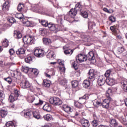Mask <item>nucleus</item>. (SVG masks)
<instances>
[{"instance_id":"nucleus-31","label":"nucleus","mask_w":127,"mask_h":127,"mask_svg":"<svg viewBox=\"0 0 127 127\" xmlns=\"http://www.w3.org/2000/svg\"><path fill=\"white\" fill-rule=\"evenodd\" d=\"M88 26L89 29H92L94 26H96V24L94 22H91L90 19H88Z\"/></svg>"},{"instance_id":"nucleus-29","label":"nucleus","mask_w":127,"mask_h":127,"mask_svg":"<svg viewBox=\"0 0 127 127\" xmlns=\"http://www.w3.org/2000/svg\"><path fill=\"white\" fill-rule=\"evenodd\" d=\"M7 115V111L4 110V109H2L0 111V116L1 118H5Z\"/></svg>"},{"instance_id":"nucleus-61","label":"nucleus","mask_w":127,"mask_h":127,"mask_svg":"<svg viewBox=\"0 0 127 127\" xmlns=\"http://www.w3.org/2000/svg\"><path fill=\"white\" fill-rule=\"evenodd\" d=\"M43 104V101L41 100H39V102L38 103H35V106H39V105H42Z\"/></svg>"},{"instance_id":"nucleus-24","label":"nucleus","mask_w":127,"mask_h":127,"mask_svg":"<svg viewBox=\"0 0 127 127\" xmlns=\"http://www.w3.org/2000/svg\"><path fill=\"white\" fill-rule=\"evenodd\" d=\"M90 82H92V81L90 80V79H86L84 80L83 83V87H84V88H88L91 84L90 83Z\"/></svg>"},{"instance_id":"nucleus-25","label":"nucleus","mask_w":127,"mask_h":127,"mask_svg":"<svg viewBox=\"0 0 127 127\" xmlns=\"http://www.w3.org/2000/svg\"><path fill=\"white\" fill-rule=\"evenodd\" d=\"M22 22L25 26L29 27L32 25V23L30 21L26 20L25 19H23Z\"/></svg>"},{"instance_id":"nucleus-53","label":"nucleus","mask_w":127,"mask_h":127,"mask_svg":"<svg viewBox=\"0 0 127 127\" xmlns=\"http://www.w3.org/2000/svg\"><path fill=\"white\" fill-rule=\"evenodd\" d=\"M93 105L95 108H96V109H98L99 107H100L101 106H102V103L99 101H96L95 102V103H93Z\"/></svg>"},{"instance_id":"nucleus-33","label":"nucleus","mask_w":127,"mask_h":127,"mask_svg":"<svg viewBox=\"0 0 127 127\" xmlns=\"http://www.w3.org/2000/svg\"><path fill=\"white\" fill-rule=\"evenodd\" d=\"M54 75H55V71L54 70L50 71V72H49V74L47 73H45L46 77H48L49 79L51 78V76H54Z\"/></svg>"},{"instance_id":"nucleus-1","label":"nucleus","mask_w":127,"mask_h":127,"mask_svg":"<svg viewBox=\"0 0 127 127\" xmlns=\"http://www.w3.org/2000/svg\"><path fill=\"white\" fill-rule=\"evenodd\" d=\"M62 18V15L59 16L57 18L58 24L55 25V24L52 22L49 23V25H48L49 29L51 31H55L56 33L58 32V31H60V30H62V29L64 28V26H63V20Z\"/></svg>"},{"instance_id":"nucleus-20","label":"nucleus","mask_w":127,"mask_h":127,"mask_svg":"<svg viewBox=\"0 0 127 127\" xmlns=\"http://www.w3.org/2000/svg\"><path fill=\"white\" fill-rule=\"evenodd\" d=\"M81 123L83 127H89L90 124H89V121L85 119L81 120Z\"/></svg>"},{"instance_id":"nucleus-7","label":"nucleus","mask_w":127,"mask_h":127,"mask_svg":"<svg viewBox=\"0 0 127 127\" xmlns=\"http://www.w3.org/2000/svg\"><path fill=\"white\" fill-rule=\"evenodd\" d=\"M20 94V92L17 89H15L14 90V93H11L10 95L9 96V101L10 102H14V101H16L17 99H18V97H19V95Z\"/></svg>"},{"instance_id":"nucleus-51","label":"nucleus","mask_w":127,"mask_h":127,"mask_svg":"<svg viewBox=\"0 0 127 127\" xmlns=\"http://www.w3.org/2000/svg\"><path fill=\"white\" fill-rule=\"evenodd\" d=\"M14 34H16V35L17 36V38H18V39H19L22 37V34H21V33H20V32H18L17 31H14Z\"/></svg>"},{"instance_id":"nucleus-26","label":"nucleus","mask_w":127,"mask_h":127,"mask_svg":"<svg viewBox=\"0 0 127 127\" xmlns=\"http://www.w3.org/2000/svg\"><path fill=\"white\" fill-rule=\"evenodd\" d=\"M31 74H34L35 76H38L39 74V70L36 68H30Z\"/></svg>"},{"instance_id":"nucleus-14","label":"nucleus","mask_w":127,"mask_h":127,"mask_svg":"<svg viewBox=\"0 0 127 127\" xmlns=\"http://www.w3.org/2000/svg\"><path fill=\"white\" fill-rule=\"evenodd\" d=\"M63 48L64 50V54H66V55L68 54H70L71 55V54H73V50H71V49L70 48V47H69V46L68 45H66L65 46H64Z\"/></svg>"},{"instance_id":"nucleus-39","label":"nucleus","mask_w":127,"mask_h":127,"mask_svg":"<svg viewBox=\"0 0 127 127\" xmlns=\"http://www.w3.org/2000/svg\"><path fill=\"white\" fill-rule=\"evenodd\" d=\"M59 82L62 86H65L67 83V80L65 79L59 78Z\"/></svg>"},{"instance_id":"nucleus-55","label":"nucleus","mask_w":127,"mask_h":127,"mask_svg":"<svg viewBox=\"0 0 127 127\" xmlns=\"http://www.w3.org/2000/svg\"><path fill=\"white\" fill-rule=\"evenodd\" d=\"M103 10L104 11H105V12H107V13H113V12H114V11L112 9H111L110 11L107 8H104Z\"/></svg>"},{"instance_id":"nucleus-27","label":"nucleus","mask_w":127,"mask_h":127,"mask_svg":"<svg viewBox=\"0 0 127 127\" xmlns=\"http://www.w3.org/2000/svg\"><path fill=\"white\" fill-rule=\"evenodd\" d=\"M44 111L46 112H51V106L49 104H46L43 107Z\"/></svg>"},{"instance_id":"nucleus-19","label":"nucleus","mask_w":127,"mask_h":127,"mask_svg":"<svg viewBox=\"0 0 127 127\" xmlns=\"http://www.w3.org/2000/svg\"><path fill=\"white\" fill-rule=\"evenodd\" d=\"M87 60L89 61H91V60H95V56L94 55V52H90L86 56Z\"/></svg>"},{"instance_id":"nucleus-47","label":"nucleus","mask_w":127,"mask_h":127,"mask_svg":"<svg viewBox=\"0 0 127 127\" xmlns=\"http://www.w3.org/2000/svg\"><path fill=\"white\" fill-rule=\"evenodd\" d=\"M111 73H112V70L111 69H108L105 73L104 75L106 78H109L111 76Z\"/></svg>"},{"instance_id":"nucleus-41","label":"nucleus","mask_w":127,"mask_h":127,"mask_svg":"<svg viewBox=\"0 0 127 127\" xmlns=\"http://www.w3.org/2000/svg\"><path fill=\"white\" fill-rule=\"evenodd\" d=\"M5 95H4V93L2 90H0V102L2 103V101L4 100V98Z\"/></svg>"},{"instance_id":"nucleus-6","label":"nucleus","mask_w":127,"mask_h":127,"mask_svg":"<svg viewBox=\"0 0 127 127\" xmlns=\"http://www.w3.org/2000/svg\"><path fill=\"white\" fill-rule=\"evenodd\" d=\"M83 5H81V3L78 2L75 5L74 8L71 9L69 11V14H71L72 17H74L77 14L78 10H81Z\"/></svg>"},{"instance_id":"nucleus-13","label":"nucleus","mask_w":127,"mask_h":127,"mask_svg":"<svg viewBox=\"0 0 127 127\" xmlns=\"http://www.w3.org/2000/svg\"><path fill=\"white\" fill-rule=\"evenodd\" d=\"M106 78H105L104 76H99L97 80L98 84L99 85V86H103V85H105V83H106Z\"/></svg>"},{"instance_id":"nucleus-50","label":"nucleus","mask_w":127,"mask_h":127,"mask_svg":"<svg viewBox=\"0 0 127 127\" xmlns=\"http://www.w3.org/2000/svg\"><path fill=\"white\" fill-rule=\"evenodd\" d=\"M6 127H15L14 124L12 122H8L5 124Z\"/></svg>"},{"instance_id":"nucleus-36","label":"nucleus","mask_w":127,"mask_h":127,"mask_svg":"<svg viewBox=\"0 0 127 127\" xmlns=\"http://www.w3.org/2000/svg\"><path fill=\"white\" fill-rule=\"evenodd\" d=\"M17 9L20 12H21L23 9H24V5L22 3H19L17 7Z\"/></svg>"},{"instance_id":"nucleus-57","label":"nucleus","mask_w":127,"mask_h":127,"mask_svg":"<svg viewBox=\"0 0 127 127\" xmlns=\"http://www.w3.org/2000/svg\"><path fill=\"white\" fill-rule=\"evenodd\" d=\"M58 62L59 63V64L60 65H62V67H63V69H64V71H65V70L66 68H65V66L64 65V64H63V63H62V60H59L58 61Z\"/></svg>"},{"instance_id":"nucleus-43","label":"nucleus","mask_w":127,"mask_h":127,"mask_svg":"<svg viewBox=\"0 0 127 127\" xmlns=\"http://www.w3.org/2000/svg\"><path fill=\"white\" fill-rule=\"evenodd\" d=\"M110 124L112 127H118V123H117V121L115 119H112L110 122Z\"/></svg>"},{"instance_id":"nucleus-21","label":"nucleus","mask_w":127,"mask_h":127,"mask_svg":"<svg viewBox=\"0 0 127 127\" xmlns=\"http://www.w3.org/2000/svg\"><path fill=\"white\" fill-rule=\"evenodd\" d=\"M121 87L124 92L127 93V81H122L121 82Z\"/></svg>"},{"instance_id":"nucleus-30","label":"nucleus","mask_w":127,"mask_h":127,"mask_svg":"<svg viewBox=\"0 0 127 127\" xmlns=\"http://www.w3.org/2000/svg\"><path fill=\"white\" fill-rule=\"evenodd\" d=\"M71 17L73 18L74 17H72L71 14H70V11H69L68 13L64 16V20H66V21L70 22V21H71Z\"/></svg>"},{"instance_id":"nucleus-42","label":"nucleus","mask_w":127,"mask_h":127,"mask_svg":"<svg viewBox=\"0 0 127 127\" xmlns=\"http://www.w3.org/2000/svg\"><path fill=\"white\" fill-rule=\"evenodd\" d=\"M8 45H9V44H8V40H3L2 42V46H3V47H8Z\"/></svg>"},{"instance_id":"nucleus-23","label":"nucleus","mask_w":127,"mask_h":127,"mask_svg":"<svg viewBox=\"0 0 127 127\" xmlns=\"http://www.w3.org/2000/svg\"><path fill=\"white\" fill-rule=\"evenodd\" d=\"M9 8V1H6L3 4L2 9L3 10H8Z\"/></svg>"},{"instance_id":"nucleus-16","label":"nucleus","mask_w":127,"mask_h":127,"mask_svg":"<svg viewBox=\"0 0 127 127\" xmlns=\"http://www.w3.org/2000/svg\"><path fill=\"white\" fill-rule=\"evenodd\" d=\"M106 82L109 86H113L116 84V80L114 78L107 77Z\"/></svg>"},{"instance_id":"nucleus-64","label":"nucleus","mask_w":127,"mask_h":127,"mask_svg":"<svg viewBox=\"0 0 127 127\" xmlns=\"http://www.w3.org/2000/svg\"><path fill=\"white\" fill-rule=\"evenodd\" d=\"M10 108H11L12 109H13L14 110L16 109V107H15V105L14 104L11 105H10Z\"/></svg>"},{"instance_id":"nucleus-10","label":"nucleus","mask_w":127,"mask_h":127,"mask_svg":"<svg viewBox=\"0 0 127 127\" xmlns=\"http://www.w3.org/2000/svg\"><path fill=\"white\" fill-rule=\"evenodd\" d=\"M23 42L24 44H29L30 45H31L33 43V38H32V36L28 35L25 36L23 38Z\"/></svg>"},{"instance_id":"nucleus-32","label":"nucleus","mask_w":127,"mask_h":127,"mask_svg":"<svg viewBox=\"0 0 127 127\" xmlns=\"http://www.w3.org/2000/svg\"><path fill=\"white\" fill-rule=\"evenodd\" d=\"M43 40L45 45H50L51 44V40L49 38H44L43 39Z\"/></svg>"},{"instance_id":"nucleus-52","label":"nucleus","mask_w":127,"mask_h":127,"mask_svg":"<svg viewBox=\"0 0 127 127\" xmlns=\"http://www.w3.org/2000/svg\"><path fill=\"white\" fill-rule=\"evenodd\" d=\"M125 51L124 47H119L118 48V54H121L123 53Z\"/></svg>"},{"instance_id":"nucleus-11","label":"nucleus","mask_w":127,"mask_h":127,"mask_svg":"<svg viewBox=\"0 0 127 127\" xmlns=\"http://www.w3.org/2000/svg\"><path fill=\"white\" fill-rule=\"evenodd\" d=\"M21 114L22 115L23 114L24 118L26 119H28L29 120L31 118H32V111L30 110H24Z\"/></svg>"},{"instance_id":"nucleus-38","label":"nucleus","mask_w":127,"mask_h":127,"mask_svg":"<svg viewBox=\"0 0 127 127\" xmlns=\"http://www.w3.org/2000/svg\"><path fill=\"white\" fill-rule=\"evenodd\" d=\"M79 14L82 17H84V18H87L89 15V13H87L86 11H82L80 12Z\"/></svg>"},{"instance_id":"nucleus-48","label":"nucleus","mask_w":127,"mask_h":127,"mask_svg":"<svg viewBox=\"0 0 127 127\" xmlns=\"http://www.w3.org/2000/svg\"><path fill=\"white\" fill-rule=\"evenodd\" d=\"M93 127H96L98 126V119L94 118V120L92 122Z\"/></svg>"},{"instance_id":"nucleus-12","label":"nucleus","mask_w":127,"mask_h":127,"mask_svg":"<svg viewBox=\"0 0 127 127\" xmlns=\"http://www.w3.org/2000/svg\"><path fill=\"white\" fill-rule=\"evenodd\" d=\"M34 54L36 57H43L44 51L41 49H35L34 51Z\"/></svg>"},{"instance_id":"nucleus-54","label":"nucleus","mask_w":127,"mask_h":127,"mask_svg":"<svg viewBox=\"0 0 127 127\" xmlns=\"http://www.w3.org/2000/svg\"><path fill=\"white\" fill-rule=\"evenodd\" d=\"M4 80L7 82L8 84H11V82H12V79L10 77H8L7 78H4Z\"/></svg>"},{"instance_id":"nucleus-4","label":"nucleus","mask_w":127,"mask_h":127,"mask_svg":"<svg viewBox=\"0 0 127 127\" xmlns=\"http://www.w3.org/2000/svg\"><path fill=\"white\" fill-rule=\"evenodd\" d=\"M89 99V95L85 94L83 96L79 97L78 102H74V106L77 109H82L83 108V105L86 103V100Z\"/></svg>"},{"instance_id":"nucleus-59","label":"nucleus","mask_w":127,"mask_h":127,"mask_svg":"<svg viewBox=\"0 0 127 127\" xmlns=\"http://www.w3.org/2000/svg\"><path fill=\"white\" fill-rule=\"evenodd\" d=\"M109 19L111 22H115L116 21V18L114 16H111L109 17Z\"/></svg>"},{"instance_id":"nucleus-62","label":"nucleus","mask_w":127,"mask_h":127,"mask_svg":"<svg viewBox=\"0 0 127 127\" xmlns=\"http://www.w3.org/2000/svg\"><path fill=\"white\" fill-rule=\"evenodd\" d=\"M110 29L112 31H115L117 29V27L116 26H113L110 27Z\"/></svg>"},{"instance_id":"nucleus-35","label":"nucleus","mask_w":127,"mask_h":127,"mask_svg":"<svg viewBox=\"0 0 127 127\" xmlns=\"http://www.w3.org/2000/svg\"><path fill=\"white\" fill-rule=\"evenodd\" d=\"M39 32L40 33H41V35H42V36H44L45 35H46V34H47V30L46 29L40 28L39 29Z\"/></svg>"},{"instance_id":"nucleus-34","label":"nucleus","mask_w":127,"mask_h":127,"mask_svg":"<svg viewBox=\"0 0 127 127\" xmlns=\"http://www.w3.org/2000/svg\"><path fill=\"white\" fill-rule=\"evenodd\" d=\"M47 57V58H49V59H52V58H54V57H55V55L54 54V52L52 51H51L48 54Z\"/></svg>"},{"instance_id":"nucleus-18","label":"nucleus","mask_w":127,"mask_h":127,"mask_svg":"<svg viewBox=\"0 0 127 127\" xmlns=\"http://www.w3.org/2000/svg\"><path fill=\"white\" fill-rule=\"evenodd\" d=\"M16 53L19 56H24L25 55V50L22 48H20L16 51Z\"/></svg>"},{"instance_id":"nucleus-63","label":"nucleus","mask_w":127,"mask_h":127,"mask_svg":"<svg viewBox=\"0 0 127 127\" xmlns=\"http://www.w3.org/2000/svg\"><path fill=\"white\" fill-rule=\"evenodd\" d=\"M30 100V103H33V102H35V98L34 97H31Z\"/></svg>"},{"instance_id":"nucleus-56","label":"nucleus","mask_w":127,"mask_h":127,"mask_svg":"<svg viewBox=\"0 0 127 127\" xmlns=\"http://www.w3.org/2000/svg\"><path fill=\"white\" fill-rule=\"evenodd\" d=\"M8 21L9 22H10V23H14L16 20H15V19H14V18L12 17H10V18H9Z\"/></svg>"},{"instance_id":"nucleus-28","label":"nucleus","mask_w":127,"mask_h":127,"mask_svg":"<svg viewBox=\"0 0 127 127\" xmlns=\"http://www.w3.org/2000/svg\"><path fill=\"white\" fill-rule=\"evenodd\" d=\"M32 113L34 118H35V119H37V120H39L41 117L38 111H33L32 112Z\"/></svg>"},{"instance_id":"nucleus-3","label":"nucleus","mask_w":127,"mask_h":127,"mask_svg":"<svg viewBox=\"0 0 127 127\" xmlns=\"http://www.w3.org/2000/svg\"><path fill=\"white\" fill-rule=\"evenodd\" d=\"M106 96L107 98L103 101L102 106L104 109H108L109 107H110V102L112 101V98H111V96H112V89H108L106 91Z\"/></svg>"},{"instance_id":"nucleus-44","label":"nucleus","mask_w":127,"mask_h":127,"mask_svg":"<svg viewBox=\"0 0 127 127\" xmlns=\"http://www.w3.org/2000/svg\"><path fill=\"white\" fill-rule=\"evenodd\" d=\"M71 85L72 88H77L79 86V81L77 80H74L71 82Z\"/></svg>"},{"instance_id":"nucleus-9","label":"nucleus","mask_w":127,"mask_h":127,"mask_svg":"<svg viewBox=\"0 0 127 127\" xmlns=\"http://www.w3.org/2000/svg\"><path fill=\"white\" fill-rule=\"evenodd\" d=\"M20 85L22 89H29L31 92L34 91L33 86H31V84H30L28 81L25 80L24 82H21Z\"/></svg>"},{"instance_id":"nucleus-37","label":"nucleus","mask_w":127,"mask_h":127,"mask_svg":"<svg viewBox=\"0 0 127 127\" xmlns=\"http://www.w3.org/2000/svg\"><path fill=\"white\" fill-rule=\"evenodd\" d=\"M39 22H40L41 24L43 25V26H45V27H47V26H48V25L49 23H48V22L45 20H39Z\"/></svg>"},{"instance_id":"nucleus-15","label":"nucleus","mask_w":127,"mask_h":127,"mask_svg":"<svg viewBox=\"0 0 127 127\" xmlns=\"http://www.w3.org/2000/svg\"><path fill=\"white\" fill-rule=\"evenodd\" d=\"M94 72V69H90L88 72V80H90L91 82L95 81V73Z\"/></svg>"},{"instance_id":"nucleus-58","label":"nucleus","mask_w":127,"mask_h":127,"mask_svg":"<svg viewBox=\"0 0 127 127\" xmlns=\"http://www.w3.org/2000/svg\"><path fill=\"white\" fill-rule=\"evenodd\" d=\"M15 53V52L14 51V50L13 49H10L9 50V53L10 55H13V54H14Z\"/></svg>"},{"instance_id":"nucleus-2","label":"nucleus","mask_w":127,"mask_h":127,"mask_svg":"<svg viewBox=\"0 0 127 127\" xmlns=\"http://www.w3.org/2000/svg\"><path fill=\"white\" fill-rule=\"evenodd\" d=\"M75 59L76 61L73 62V61H71V62H72V67H73L76 70V69H78V66H77V64L78 63V62H79L80 63H82V62H85V61H87V56L80 54L76 56Z\"/></svg>"},{"instance_id":"nucleus-60","label":"nucleus","mask_w":127,"mask_h":127,"mask_svg":"<svg viewBox=\"0 0 127 127\" xmlns=\"http://www.w3.org/2000/svg\"><path fill=\"white\" fill-rule=\"evenodd\" d=\"M73 115L74 117H78L79 115H80V113L78 111H74Z\"/></svg>"},{"instance_id":"nucleus-46","label":"nucleus","mask_w":127,"mask_h":127,"mask_svg":"<svg viewBox=\"0 0 127 127\" xmlns=\"http://www.w3.org/2000/svg\"><path fill=\"white\" fill-rule=\"evenodd\" d=\"M22 71L24 72V73H28V72H29L30 73V68H29L27 66H24L23 67V68H22Z\"/></svg>"},{"instance_id":"nucleus-40","label":"nucleus","mask_w":127,"mask_h":127,"mask_svg":"<svg viewBox=\"0 0 127 127\" xmlns=\"http://www.w3.org/2000/svg\"><path fill=\"white\" fill-rule=\"evenodd\" d=\"M44 118L45 120V121H47L48 122L49 121H51V120H52L53 119V117L52 115L50 114H47L44 116Z\"/></svg>"},{"instance_id":"nucleus-8","label":"nucleus","mask_w":127,"mask_h":127,"mask_svg":"<svg viewBox=\"0 0 127 127\" xmlns=\"http://www.w3.org/2000/svg\"><path fill=\"white\" fill-rule=\"evenodd\" d=\"M49 103L54 106H60L63 102L60 98L57 97H54L50 98Z\"/></svg>"},{"instance_id":"nucleus-22","label":"nucleus","mask_w":127,"mask_h":127,"mask_svg":"<svg viewBox=\"0 0 127 127\" xmlns=\"http://www.w3.org/2000/svg\"><path fill=\"white\" fill-rule=\"evenodd\" d=\"M43 86L45 88H49L51 85V81L47 79H44L43 82Z\"/></svg>"},{"instance_id":"nucleus-45","label":"nucleus","mask_w":127,"mask_h":127,"mask_svg":"<svg viewBox=\"0 0 127 127\" xmlns=\"http://www.w3.org/2000/svg\"><path fill=\"white\" fill-rule=\"evenodd\" d=\"M33 58L31 56H28L25 59V62L26 63L30 64L32 62Z\"/></svg>"},{"instance_id":"nucleus-17","label":"nucleus","mask_w":127,"mask_h":127,"mask_svg":"<svg viewBox=\"0 0 127 127\" xmlns=\"http://www.w3.org/2000/svg\"><path fill=\"white\" fill-rule=\"evenodd\" d=\"M63 108L64 111L66 113H67V114H71V112L73 111V109L67 105H64L63 106Z\"/></svg>"},{"instance_id":"nucleus-49","label":"nucleus","mask_w":127,"mask_h":127,"mask_svg":"<svg viewBox=\"0 0 127 127\" xmlns=\"http://www.w3.org/2000/svg\"><path fill=\"white\" fill-rule=\"evenodd\" d=\"M15 17L18 18V19H23V14L21 13H18L15 14Z\"/></svg>"},{"instance_id":"nucleus-5","label":"nucleus","mask_w":127,"mask_h":127,"mask_svg":"<svg viewBox=\"0 0 127 127\" xmlns=\"http://www.w3.org/2000/svg\"><path fill=\"white\" fill-rule=\"evenodd\" d=\"M32 10L34 12H36V13H40L41 14L44 13V12L45 11L44 7L39 4H35L32 5Z\"/></svg>"}]
</instances>
